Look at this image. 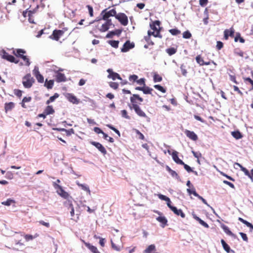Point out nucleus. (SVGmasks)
I'll return each mask as SVG.
<instances>
[{
  "mask_svg": "<svg viewBox=\"0 0 253 253\" xmlns=\"http://www.w3.org/2000/svg\"><path fill=\"white\" fill-rule=\"evenodd\" d=\"M34 12L30 10L28 12H23V15L24 17L28 16L29 17L28 20L30 23H35L34 19L33 17V14Z\"/></svg>",
  "mask_w": 253,
  "mask_h": 253,
  "instance_id": "2eb2a0df",
  "label": "nucleus"
},
{
  "mask_svg": "<svg viewBox=\"0 0 253 253\" xmlns=\"http://www.w3.org/2000/svg\"><path fill=\"white\" fill-rule=\"evenodd\" d=\"M86 7L88 8L90 16L92 17L93 16V10L92 7L89 5H87Z\"/></svg>",
  "mask_w": 253,
  "mask_h": 253,
  "instance_id": "0e129e2a",
  "label": "nucleus"
},
{
  "mask_svg": "<svg viewBox=\"0 0 253 253\" xmlns=\"http://www.w3.org/2000/svg\"><path fill=\"white\" fill-rule=\"evenodd\" d=\"M160 25V22L158 20H156L153 22L152 24H150V27L154 31H160V29L157 27V26L159 27Z\"/></svg>",
  "mask_w": 253,
  "mask_h": 253,
  "instance_id": "bb28decb",
  "label": "nucleus"
},
{
  "mask_svg": "<svg viewBox=\"0 0 253 253\" xmlns=\"http://www.w3.org/2000/svg\"><path fill=\"white\" fill-rule=\"evenodd\" d=\"M109 43L114 48H118L119 42L118 41H109Z\"/></svg>",
  "mask_w": 253,
  "mask_h": 253,
  "instance_id": "de8ad7c7",
  "label": "nucleus"
},
{
  "mask_svg": "<svg viewBox=\"0 0 253 253\" xmlns=\"http://www.w3.org/2000/svg\"><path fill=\"white\" fill-rule=\"evenodd\" d=\"M184 133L188 138L192 140L196 141L198 139V136L194 131L186 129Z\"/></svg>",
  "mask_w": 253,
  "mask_h": 253,
  "instance_id": "ddd939ff",
  "label": "nucleus"
},
{
  "mask_svg": "<svg viewBox=\"0 0 253 253\" xmlns=\"http://www.w3.org/2000/svg\"><path fill=\"white\" fill-rule=\"evenodd\" d=\"M233 52L234 54L236 55L239 56L241 57H243L244 56L245 52L239 48L234 49Z\"/></svg>",
  "mask_w": 253,
  "mask_h": 253,
  "instance_id": "f704fd0d",
  "label": "nucleus"
},
{
  "mask_svg": "<svg viewBox=\"0 0 253 253\" xmlns=\"http://www.w3.org/2000/svg\"><path fill=\"white\" fill-rule=\"evenodd\" d=\"M177 49L174 47H170L166 49L167 53L169 55L171 56L176 52Z\"/></svg>",
  "mask_w": 253,
  "mask_h": 253,
  "instance_id": "a19ab883",
  "label": "nucleus"
},
{
  "mask_svg": "<svg viewBox=\"0 0 253 253\" xmlns=\"http://www.w3.org/2000/svg\"><path fill=\"white\" fill-rule=\"evenodd\" d=\"M177 215H180L181 217L184 218L185 216V214L183 213L181 209H177L175 207H173L171 210Z\"/></svg>",
  "mask_w": 253,
  "mask_h": 253,
  "instance_id": "a878e982",
  "label": "nucleus"
},
{
  "mask_svg": "<svg viewBox=\"0 0 253 253\" xmlns=\"http://www.w3.org/2000/svg\"><path fill=\"white\" fill-rule=\"evenodd\" d=\"M156 219L162 224L161 226L163 228L165 227L167 225L168 220L165 216H158L156 218Z\"/></svg>",
  "mask_w": 253,
  "mask_h": 253,
  "instance_id": "6ab92c4d",
  "label": "nucleus"
},
{
  "mask_svg": "<svg viewBox=\"0 0 253 253\" xmlns=\"http://www.w3.org/2000/svg\"><path fill=\"white\" fill-rule=\"evenodd\" d=\"M153 81L155 83L161 82L162 81V77L155 73L153 76Z\"/></svg>",
  "mask_w": 253,
  "mask_h": 253,
  "instance_id": "79ce46f5",
  "label": "nucleus"
},
{
  "mask_svg": "<svg viewBox=\"0 0 253 253\" xmlns=\"http://www.w3.org/2000/svg\"><path fill=\"white\" fill-rule=\"evenodd\" d=\"M15 107V104L10 102L9 103H5L4 104V110L6 113L8 111H10L13 109Z\"/></svg>",
  "mask_w": 253,
  "mask_h": 253,
  "instance_id": "aec40b11",
  "label": "nucleus"
},
{
  "mask_svg": "<svg viewBox=\"0 0 253 253\" xmlns=\"http://www.w3.org/2000/svg\"><path fill=\"white\" fill-rule=\"evenodd\" d=\"M115 18L118 20L121 24L124 26H126L128 24V18L127 16L124 13L116 14Z\"/></svg>",
  "mask_w": 253,
  "mask_h": 253,
  "instance_id": "0eeeda50",
  "label": "nucleus"
},
{
  "mask_svg": "<svg viewBox=\"0 0 253 253\" xmlns=\"http://www.w3.org/2000/svg\"><path fill=\"white\" fill-rule=\"evenodd\" d=\"M241 170L245 173L246 175L252 179V176L251 174V173H250L249 170L246 168H243V169Z\"/></svg>",
  "mask_w": 253,
  "mask_h": 253,
  "instance_id": "13d9d810",
  "label": "nucleus"
},
{
  "mask_svg": "<svg viewBox=\"0 0 253 253\" xmlns=\"http://www.w3.org/2000/svg\"><path fill=\"white\" fill-rule=\"evenodd\" d=\"M54 84V81L50 80L49 81H47L46 80L45 83L44 84V86L47 87L48 89H51Z\"/></svg>",
  "mask_w": 253,
  "mask_h": 253,
  "instance_id": "c9c22d12",
  "label": "nucleus"
},
{
  "mask_svg": "<svg viewBox=\"0 0 253 253\" xmlns=\"http://www.w3.org/2000/svg\"><path fill=\"white\" fill-rule=\"evenodd\" d=\"M85 246L88 248L93 253H100L97 248L89 243H85Z\"/></svg>",
  "mask_w": 253,
  "mask_h": 253,
  "instance_id": "cd10ccee",
  "label": "nucleus"
},
{
  "mask_svg": "<svg viewBox=\"0 0 253 253\" xmlns=\"http://www.w3.org/2000/svg\"><path fill=\"white\" fill-rule=\"evenodd\" d=\"M221 243L222 245V247L224 250L228 253H229L230 251L235 253V251L233 250H231L230 247L228 245V244L225 242V241L223 239L221 240Z\"/></svg>",
  "mask_w": 253,
  "mask_h": 253,
  "instance_id": "393cba45",
  "label": "nucleus"
},
{
  "mask_svg": "<svg viewBox=\"0 0 253 253\" xmlns=\"http://www.w3.org/2000/svg\"><path fill=\"white\" fill-rule=\"evenodd\" d=\"M154 88L158 89L163 93H165L166 92V89L164 88L162 86L159 84H156L154 85Z\"/></svg>",
  "mask_w": 253,
  "mask_h": 253,
  "instance_id": "8fccbe9b",
  "label": "nucleus"
},
{
  "mask_svg": "<svg viewBox=\"0 0 253 253\" xmlns=\"http://www.w3.org/2000/svg\"><path fill=\"white\" fill-rule=\"evenodd\" d=\"M45 115H48L53 114L54 113V110L53 109L52 106L48 105L44 110Z\"/></svg>",
  "mask_w": 253,
  "mask_h": 253,
  "instance_id": "c756f323",
  "label": "nucleus"
},
{
  "mask_svg": "<svg viewBox=\"0 0 253 253\" xmlns=\"http://www.w3.org/2000/svg\"><path fill=\"white\" fill-rule=\"evenodd\" d=\"M55 80L58 83L65 82L66 81V78L64 74L57 72L55 76Z\"/></svg>",
  "mask_w": 253,
  "mask_h": 253,
  "instance_id": "dca6fc26",
  "label": "nucleus"
},
{
  "mask_svg": "<svg viewBox=\"0 0 253 253\" xmlns=\"http://www.w3.org/2000/svg\"><path fill=\"white\" fill-rule=\"evenodd\" d=\"M39 236V234L36 233L34 236L31 235L26 234L24 236V238L27 241L32 240L34 238H37Z\"/></svg>",
  "mask_w": 253,
  "mask_h": 253,
  "instance_id": "37998d69",
  "label": "nucleus"
},
{
  "mask_svg": "<svg viewBox=\"0 0 253 253\" xmlns=\"http://www.w3.org/2000/svg\"><path fill=\"white\" fill-rule=\"evenodd\" d=\"M180 69H181V71L182 74L184 76H186V75H187V70L186 69L185 66L183 64L181 65Z\"/></svg>",
  "mask_w": 253,
  "mask_h": 253,
  "instance_id": "680f3d73",
  "label": "nucleus"
},
{
  "mask_svg": "<svg viewBox=\"0 0 253 253\" xmlns=\"http://www.w3.org/2000/svg\"><path fill=\"white\" fill-rule=\"evenodd\" d=\"M130 100L131 103L132 108L135 107L136 106H139V105L141 104L143 101V99L140 97L138 94H133L130 97Z\"/></svg>",
  "mask_w": 253,
  "mask_h": 253,
  "instance_id": "20e7f679",
  "label": "nucleus"
},
{
  "mask_svg": "<svg viewBox=\"0 0 253 253\" xmlns=\"http://www.w3.org/2000/svg\"><path fill=\"white\" fill-rule=\"evenodd\" d=\"M143 90H142V91L144 94H151L153 90L152 88L146 86L145 85L143 86Z\"/></svg>",
  "mask_w": 253,
  "mask_h": 253,
  "instance_id": "a18cd8bd",
  "label": "nucleus"
},
{
  "mask_svg": "<svg viewBox=\"0 0 253 253\" xmlns=\"http://www.w3.org/2000/svg\"><path fill=\"white\" fill-rule=\"evenodd\" d=\"M134 47V44L133 42H130L129 41H127L123 45V47L121 48V51L126 52L128 51L129 49Z\"/></svg>",
  "mask_w": 253,
  "mask_h": 253,
  "instance_id": "1a4fd4ad",
  "label": "nucleus"
},
{
  "mask_svg": "<svg viewBox=\"0 0 253 253\" xmlns=\"http://www.w3.org/2000/svg\"><path fill=\"white\" fill-rule=\"evenodd\" d=\"M35 80L30 73L26 74L22 78V84L24 87L29 88L32 87Z\"/></svg>",
  "mask_w": 253,
  "mask_h": 253,
  "instance_id": "f257e3e1",
  "label": "nucleus"
},
{
  "mask_svg": "<svg viewBox=\"0 0 253 253\" xmlns=\"http://www.w3.org/2000/svg\"><path fill=\"white\" fill-rule=\"evenodd\" d=\"M135 113L140 117H146V114L141 109L139 106H136L133 108Z\"/></svg>",
  "mask_w": 253,
  "mask_h": 253,
  "instance_id": "4be33fe9",
  "label": "nucleus"
},
{
  "mask_svg": "<svg viewBox=\"0 0 253 253\" xmlns=\"http://www.w3.org/2000/svg\"><path fill=\"white\" fill-rule=\"evenodd\" d=\"M21 58H22L25 62V65L27 66H29L30 65V62L29 59L26 56L23 55Z\"/></svg>",
  "mask_w": 253,
  "mask_h": 253,
  "instance_id": "864d4df0",
  "label": "nucleus"
},
{
  "mask_svg": "<svg viewBox=\"0 0 253 253\" xmlns=\"http://www.w3.org/2000/svg\"><path fill=\"white\" fill-rule=\"evenodd\" d=\"M121 32V31L120 30L117 31L116 32L111 31L106 35V38H111L113 36H114L115 35H120Z\"/></svg>",
  "mask_w": 253,
  "mask_h": 253,
  "instance_id": "49530a36",
  "label": "nucleus"
},
{
  "mask_svg": "<svg viewBox=\"0 0 253 253\" xmlns=\"http://www.w3.org/2000/svg\"><path fill=\"white\" fill-rule=\"evenodd\" d=\"M238 220L240 221H241V222H242L243 223L245 224L248 227H249V225H250V224H251V223L249 222L248 221H247V220L244 219L243 218H242L241 217H239Z\"/></svg>",
  "mask_w": 253,
  "mask_h": 253,
  "instance_id": "774afa93",
  "label": "nucleus"
},
{
  "mask_svg": "<svg viewBox=\"0 0 253 253\" xmlns=\"http://www.w3.org/2000/svg\"><path fill=\"white\" fill-rule=\"evenodd\" d=\"M223 47V43L220 41H217L216 47L217 49L220 50Z\"/></svg>",
  "mask_w": 253,
  "mask_h": 253,
  "instance_id": "338daca9",
  "label": "nucleus"
},
{
  "mask_svg": "<svg viewBox=\"0 0 253 253\" xmlns=\"http://www.w3.org/2000/svg\"><path fill=\"white\" fill-rule=\"evenodd\" d=\"M53 186L56 190L57 193L62 198L65 199H68L70 196L69 194L66 192L63 187L56 182H53Z\"/></svg>",
  "mask_w": 253,
  "mask_h": 253,
  "instance_id": "f03ea898",
  "label": "nucleus"
},
{
  "mask_svg": "<svg viewBox=\"0 0 253 253\" xmlns=\"http://www.w3.org/2000/svg\"><path fill=\"white\" fill-rule=\"evenodd\" d=\"M231 134L236 139H239L243 137V135L239 130L232 131Z\"/></svg>",
  "mask_w": 253,
  "mask_h": 253,
  "instance_id": "2f4dec72",
  "label": "nucleus"
},
{
  "mask_svg": "<svg viewBox=\"0 0 253 253\" xmlns=\"http://www.w3.org/2000/svg\"><path fill=\"white\" fill-rule=\"evenodd\" d=\"M32 100V97L30 96L29 97H24L22 101V102L21 103V106L23 108H27V106L25 105V103L27 102H30Z\"/></svg>",
  "mask_w": 253,
  "mask_h": 253,
  "instance_id": "7c9ffc66",
  "label": "nucleus"
},
{
  "mask_svg": "<svg viewBox=\"0 0 253 253\" xmlns=\"http://www.w3.org/2000/svg\"><path fill=\"white\" fill-rule=\"evenodd\" d=\"M121 114L123 118L127 119H129L130 117L127 115V112L126 110H123L121 111Z\"/></svg>",
  "mask_w": 253,
  "mask_h": 253,
  "instance_id": "052dcab7",
  "label": "nucleus"
},
{
  "mask_svg": "<svg viewBox=\"0 0 253 253\" xmlns=\"http://www.w3.org/2000/svg\"><path fill=\"white\" fill-rule=\"evenodd\" d=\"M148 35H149V36H153L154 37H156V38H162V36L160 34V31H153V32L148 31Z\"/></svg>",
  "mask_w": 253,
  "mask_h": 253,
  "instance_id": "c85d7f7f",
  "label": "nucleus"
},
{
  "mask_svg": "<svg viewBox=\"0 0 253 253\" xmlns=\"http://www.w3.org/2000/svg\"><path fill=\"white\" fill-rule=\"evenodd\" d=\"M109 27L106 23H104L102 25L101 28L100 29V31L101 32H104L107 31L109 29Z\"/></svg>",
  "mask_w": 253,
  "mask_h": 253,
  "instance_id": "6e6d98bb",
  "label": "nucleus"
},
{
  "mask_svg": "<svg viewBox=\"0 0 253 253\" xmlns=\"http://www.w3.org/2000/svg\"><path fill=\"white\" fill-rule=\"evenodd\" d=\"M107 72L109 73V75L108 76L109 78H111L113 80H115L117 79L120 80H122L120 75L117 73L113 72L111 69H108Z\"/></svg>",
  "mask_w": 253,
  "mask_h": 253,
  "instance_id": "4468645a",
  "label": "nucleus"
},
{
  "mask_svg": "<svg viewBox=\"0 0 253 253\" xmlns=\"http://www.w3.org/2000/svg\"><path fill=\"white\" fill-rule=\"evenodd\" d=\"M109 85L111 88H112L114 89H117L119 87L118 83H116V82H110Z\"/></svg>",
  "mask_w": 253,
  "mask_h": 253,
  "instance_id": "4d7b16f0",
  "label": "nucleus"
},
{
  "mask_svg": "<svg viewBox=\"0 0 253 253\" xmlns=\"http://www.w3.org/2000/svg\"><path fill=\"white\" fill-rule=\"evenodd\" d=\"M183 38L186 39H188L191 38L192 35L189 31H185L183 33Z\"/></svg>",
  "mask_w": 253,
  "mask_h": 253,
  "instance_id": "09e8293b",
  "label": "nucleus"
},
{
  "mask_svg": "<svg viewBox=\"0 0 253 253\" xmlns=\"http://www.w3.org/2000/svg\"><path fill=\"white\" fill-rule=\"evenodd\" d=\"M221 227L227 235L233 237H236V235L230 230L229 228L226 225L224 224H221Z\"/></svg>",
  "mask_w": 253,
  "mask_h": 253,
  "instance_id": "5701e85b",
  "label": "nucleus"
},
{
  "mask_svg": "<svg viewBox=\"0 0 253 253\" xmlns=\"http://www.w3.org/2000/svg\"><path fill=\"white\" fill-rule=\"evenodd\" d=\"M59 97V94L57 93H55L53 96H51L49 99H48L46 102V104L48 105L49 103H50L52 102H53L55 99Z\"/></svg>",
  "mask_w": 253,
  "mask_h": 253,
  "instance_id": "58836bf2",
  "label": "nucleus"
},
{
  "mask_svg": "<svg viewBox=\"0 0 253 253\" xmlns=\"http://www.w3.org/2000/svg\"><path fill=\"white\" fill-rule=\"evenodd\" d=\"M234 41L235 42H237L238 41H239L241 43H244L245 42V40L241 37V35L239 33H237L236 34Z\"/></svg>",
  "mask_w": 253,
  "mask_h": 253,
  "instance_id": "4c0bfd02",
  "label": "nucleus"
},
{
  "mask_svg": "<svg viewBox=\"0 0 253 253\" xmlns=\"http://www.w3.org/2000/svg\"><path fill=\"white\" fill-rule=\"evenodd\" d=\"M67 29L63 28L62 30L55 29L53 30L52 34L49 36V38L56 41H58L60 38L63 36Z\"/></svg>",
  "mask_w": 253,
  "mask_h": 253,
  "instance_id": "7ed1b4c3",
  "label": "nucleus"
},
{
  "mask_svg": "<svg viewBox=\"0 0 253 253\" xmlns=\"http://www.w3.org/2000/svg\"><path fill=\"white\" fill-rule=\"evenodd\" d=\"M33 73L36 77L38 82L40 83H42L44 82V78L42 75H41L39 71L38 68L36 69V68L33 70Z\"/></svg>",
  "mask_w": 253,
  "mask_h": 253,
  "instance_id": "9b49d317",
  "label": "nucleus"
},
{
  "mask_svg": "<svg viewBox=\"0 0 253 253\" xmlns=\"http://www.w3.org/2000/svg\"><path fill=\"white\" fill-rule=\"evenodd\" d=\"M15 203V201L12 199H7L6 201L3 202L2 204L5 206H10L11 204Z\"/></svg>",
  "mask_w": 253,
  "mask_h": 253,
  "instance_id": "5fc2aeb1",
  "label": "nucleus"
},
{
  "mask_svg": "<svg viewBox=\"0 0 253 253\" xmlns=\"http://www.w3.org/2000/svg\"><path fill=\"white\" fill-rule=\"evenodd\" d=\"M106 126L109 127V128L111 129L112 130H113L114 131H115L119 136H120L121 134H120V131L117 129H116L115 127H114L113 126H112L110 124H107L106 125Z\"/></svg>",
  "mask_w": 253,
  "mask_h": 253,
  "instance_id": "603ef678",
  "label": "nucleus"
},
{
  "mask_svg": "<svg viewBox=\"0 0 253 253\" xmlns=\"http://www.w3.org/2000/svg\"><path fill=\"white\" fill-rule=\"evenodd\" d=\"M169 31L173 36H177L181 33V31L176 28L170 29Z\"/></svg>",
  "mask_w": 253,
  "mask_h": 253,
  "instance_id": "c03bdc74",
  "label": "nucleus"
},
{
  "mask_svg": "<svg viewBox=\"0 0 253 253\" xmlns=\"http://www.w3.org/2000/svg\"><path fill=\"white\" fill-rule=\"evenodd\" d=\"M107 9H105L102 11L101 15L102 16V19L107 20L111 16L116 17L117 12L115 9H112L108 11H106Z\"/></svg>",
  "mask_w": 253,
  "mask_h": 253,
  "instance_id": "423d86ee",
  "label": "nucleus"
},
{
  "mask_svg": "<svg viewBox=\"0 0 253 253\" xmlns=\"http://www.w3.org/2000/svg\"><path fill=\"white\" fill-rule=\"evenodd\" d=\"M77 185L81 187L83 190L87 192L89 194H90V191L89 187L84 184L80 183L79 181H76Z\"/></svg>",
  "mask_w": 253,
  "mask_h": 253,
  "instance_id": "473e14b6",
  "label": "nucleus"
},
{
  "mask_svg": "<svg viewBox=\"0 0 253 253\" xmlns=\"http://www.w3.org/2000/svg\"><path fill=\"white\" fill-rule=\"evenodd\" d=\"M64 132H65L67 136H70L72 134L74 133V130L73 128H71L70 129H65V130H64Z\"/></svg>",
  "mask_w": 253,
  "mask_h": 253,
  "instance_id": "69168bd1",
  "label": "nucleus"
},
{
  "mask_svg": "<svg viewBox=\"0 0 253 253\" xmlns=\"http://www.w3.org/2000/svg\"><path fill=\"white\" fill-rule=\"evenodd\" d=\"M193 217L197 221L199 222L200 224L205 227V228H208L209 227V225L205 222L204 221L202 220L200 218L197 216L195 214H192Z\"/></svg>",
  "mask_w": 253,
  "mask_h": 253,
  "instance_id": "412c9836",
  "label": "nucleus"
},
{
  "mask_svg": "<svg viewBox=\"0 0 253 253\" xmlns=\"http://www.w3.org/2000/svg\"><path fill=\"white\" fill-rule=\"evenodd\" d=\"M195 59H196V61L197 63L198 64H199L200 66H203L204 65V60H203V59L201 55H198L196 57Z\"/></svg>",
  "mask_w": 253,
  "mask_h": 253,
  "instance_id": "ea45409f",
  "label": "nucleus"
},
{
  "mask_svg": "<svg viewBox=\"0 0 253 253\" xmlns=\"http://www.w3.org/2000/svg\"><path fill=\"white\" fill-rule=\"evenodd\" d=\"M66 97L70 102L73 103V104H77L79 102L77 97L72 94L68 93L66 95Z\"/></svg>",
  "mask_w": 253,
  "mask_h": 253,
  "instance_id": "a211bd4d",
  "label": "nucleus"
},
{
  "mask_svg": "<svg viewBox=\"0 0 253 253\" xmlns=\"http://www.w3.org/2000/svg\"><path fill=\"white\" fill-rule=\"evenodd\" d=\"M93 130L97 134L102 133L103 135V138L105 139H107L108 135L106 133H104L99 127H95Z\"/></svg>",
  "mask_w": 253,
  "mask_h": 253,
  "instance_id": "72a5a7b5",
  "label": "nucleus"
},
{
  "mask_svg": "<svg viewBox=\"0 0 253 253\" xmlns=\"http://www.w3.org/2000/svg\"><path fill=\"white\" fill-rule=\"evenodd\" d=\"M235 30L233 28H231L230 29H226L224 31V38L225 40H228L229 36L233 37L234 36Z\"/></svg>",
  "mask_w": 253,
  "mask_h": 253,
  "instance_id": "f8f14e48",
  "label": "nucleus"
},
{
  "mask_svg": "<svg viewBox=\"0 0 253 253\" xmlns=\"http://www.w3.org/2000/svg\"><path fill=\"white\" fill-rule=\"evenodd\" d=\"M138 76L136 75H130L129 77V81L132 83H134L135 82H136Z\"/></svg>",
  "mask_w": 253,
  "mask_h": 253,
  "instance_id": "3c124183",
  "label": "nucleus"
},
{
  "mask_svg": "<svg viewBox=\"0 0 253 253\" xmlns=\"http://www.w3.org/2000/svg\"><path fill=\"white\" fill-rule=\"evenodd\" d=\"M0 55L3 59L11 63L17 64L19 62V60L16 59L13 55L9 54L4 50H2L0 51Z\"/></svg>",
  "mask_w": 253,
  "mask_h": 253,
  "instance_id": "39448f33",
  "label": "nucleus"
},
{
  "mask_svg": "<svg viewBox=\"0 0 253 253\" xmlns=\"http://www.w3.org/2000/svg\"><path fill=\"white\" fill-rule=\"evenodd\" d=\"M166 169L172 177H178V174L174 170L171 169L169 167L167 166L166 167Z\"/></svg>",
  "mask_w": 253,
  "mask_h": 253,
  "instance_id": "e433bc0d",
  "label": "nucleus"
},
{
  "mask_svg": "<svg viewBox=\"0 0 253 253\" xmlns=\"http://www.w3.org/2000/svg\"><path fill=\"white\" fill-rule=\"evenodd\" d=\"M154 245H149L144 251V253H157Z\"/></svg>",
  "mask_w": 253,
  "mask_h": 253,
  "instance_id": "b1692460",
  "label": "nucleus"
},
{
  "mask_svg": "<svg viewBox=\"0 0 253 253\" xmlns=\"http://www.w3.org/2000/svg\"><path fill=\"white\" fill-rule=\"evenodd\" d=\"M91 144L94 146L96 148H97L98 150L100 151L103 155L106 154L107 151L105 147L101 144L95 141L91 142Z\"/></svg>",
  "mask_w": 253,
  "mask_h": 253,
  "instance_id": "9d476101",
  "label": "nucleus"
},
{
  "mask_svg": "<svg viewBox=\"0 0 253 253\" xmlns=\"http://www.w3.org/2000/svg\"><path fill=\"white\" fill-rule=\"evenodd\" d=\"M14 94L18 97H21L22 95V91L18 89H15L14 90Z\"/></svg>",
  "mask_w": 253,
  "mask_h": 253,
  "instance_id": "bf43d9fd",
  "label": "nucleus"
},
{
  "mask_svg": "<svg viewBox=\"0 0 253 253\" xmlns=\"http://www.w3.org/2000/svg\"><path fill=\"white\" fill-rule=\"evenodd\" d=\"M145 80L144 78H141L139 80H137L136 83L139 85H142L143 86L145 85Z\"/></svg>",
  "mask_w": 253,
  "mask_h": 253,
  "instance_id": "e2e57ef3",
  "label": "nucleus"
},
{
  "mask_svg": "<svg viewBox=\"0 0 253 253\" xmlns=\"http://www.w3.org/2000/svg\"><path fill=\"white\" fill-rule=\"evenodd\" d=\"M26 51L23 49L19 48L13 49L12 53L17 57L21 58L26 53Z\"/></svg>",
  "mask_w": 253,
  "mask_h": 253,
  "instance_id": "f3484780",
  "label": "nucleus"
},
{
  "mask_svg": "<svg viewBox=\"0 0 253 253\" xmlns=\"http://www.w3.org/2000/svg\"><path fill=\"white\" fill-rule=\"evenodd\" d=\"M168 153L171 155L172 159L176 164L179 165H184V162L178 158V153L177 151H173L171 154L170 151L168 150Z\"/></svg>",
  "mask_w": 253,
  "mask_h": 253,
  "instance_id": "6e6552de",
  "label": "nucleus"
}]
</instances>
